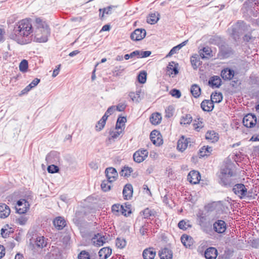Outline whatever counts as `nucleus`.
Wrapping results in <instances>:
<instances>
[{
  "mask_svg": "<svg viewBox=\"0 0 259 259\" xmlns=\"http://www.w3.org/2000/svg\"><path fill=\"white\" fill-rule=\"evenodd\" d=\"M201 107L203 111L209 112L213 109L214 104L211 100H205L201 103Z\"/></svg>",
  "mask_w": 259,
  "mask_h": 259,
  "instance_id": "28",
  "label": "nucleus"
},
{
  "mask_svg": "<svg viewBox=\"0 0 259 259\" xmlns=\"http://www.w3.org/2000/svg\"><path fill=\"white\" fill-rule=\"evenodd\" d=\"M159 19V14L158 12L151 13L147 19V22L149 24H154Z\"/></svg>",
  "mask_w": 259,
  "mask_h": 259,
  "instance_id": "33",
  "label": "nucleus"
},
{
  "mask_svg": "<svg viewBox=\"0 0 259 259\" xmlns=\"http://www.w3.org/2000/svg\"><path fill=\"white\" fill-rule=\"evenodd\" d=\"M105 172L107 180L110 183L114 182L118 177L116 170L115 168L112 167L107 168Z\"/></svg>",
  "mask_w": 259,
  "mask_h": 259,
  "instance_id": "11",
  "label": "nucleus"
},
{
  "mask_svg": "<svg viewBox=\"0 0 259 259\" xmlns=\"http://www.w3.org/2000/svg\"><path fill=\"white\" fill-rule=\"evenodd\" d=\"M19 70L22 72H25L28 69V62L26 60H23L19 64Z\"/></svg>",
  "mask_w": 259,
  "mask_h": 259,
  "instance_id": "46",
  "label": "nucleus"
},
{
  "mask_svg": "<svg viewBox=\"0 0 259 259\" xmlns=\"http://www.w3.org/2000/svg\"><path fill=\"white\" fill-rule=\"evenodd\" d=\"M204 256L206 259H215L218 256V250L215 247H208L205 251Z\"/></svg>",
  "mask_w": 259,
  "mask_h": 259,
  "instance_id": "18",
  "label": "nucleus"
},
{
  "mask_svg": "<svg viewBox=\"0 0 259 259\" xmlns=\"http://www.w3.org/2000/svg\"><path fill=\"white\" fill-rule=\"evenodd\" d=\"M148 151L146 149H141L136 151L133 155L135 162L140 163L143 162L148 156Z\"/></svg>",
  "mask_w": 259,
  "mask_h": 259,
  "instance_id": "6",
  "label": "nucleus"
},
{
  "mask_svg": "<svg viewBox=\"0 0 259 259\" xmlns=\"http://www.w3.org/2000/svg\"><path fill=\"white\" fill-rule=\"evenodd\" d=\"M126 244V242L124 238H117L116 239V246L120 249L123 248Z\"/></svg>",
  "mask_w": 259,
  "mask_h": 259,
  "instance_id": "43",
  "label": "nucleus"
},
{
  "mask_svg": "<svg viewBox=\"0 0 259 259\" xmlns=\"http://www.w3.org/2000/svg\"><path fill=\"white\" fill-rule=\"evenodd\" d=\"M162 119L161 114L158 112L153 113L150 117V121L153 125H158L159 124Z\"/></svg>",
  "mask_w": 259,
  "mask_h": 259,
  "instance_id": "30",
  "label": "nucleus"
},
{
  "mask_svg": "<svg viewBox=\"0 0 259 259\" xmlns=\"http://www.w3.org/2000/svg\"><path fill=\"white\" fill-rule=\"evenodd\" d=\"M174 108L171 106H169L165 109V116L167 118H169L173 115Z\"/></svg>",
  "mask_w": 259,
  "mask_h": 259,
  "instance_id": "57",
  "label": "nucleus"
},
{
  "mask_svg": "<svg viewBox=\"0 0 259 259\" xmlns=\"http://www.w3.org/2000/svg\"><path fill=\"white\" fill-rule=\"evenodd\" d=\"M223 95L221 93L215 92L211 95V101L214 103H220L222 101Z\"/></svg>",
  "mask_w": 259,
  "mask_h": 259,
  "instance_id": "39",
  "label": "nucleus"
},
{
  "mask_svg": "<svg viewBox=\"0 0 259 259\" xmlns=\"http://www.w3.org/2000/svg\"><path fill=\"white\" fill-rule=\"evenodd\" d=\"M36 31L34 37L35 40L38 42H46L50 35V29L45 21L39 18L35 19Z\"/></svg>",
  "mask_w": 259,
  "mask_h": 259,
  "instance_id": "2",
  "label": "nucleus"
},
{
  "mask_svg": "<svg viewBox=\"0 0 259 259\" xmlns=\"http://www.w3.org/2000/svg\"><path fill=\"white\" fill-rule=\"evenodd\" d=\"M133 186L130 184H126L123 189L122 194L124 199H130L133 195Z\"/></svg>",
  "mask_w": 259,
  "mask_h": 259,
  "instance_id": "24",
  "label": "nucleus"
},
{
  "mask_svg": "<svg viewBox=\"0 0 259 259\" xmlns=\"http://www.w3.org/2000/svg\"><path fill=\"white\" fill-rule=\"evenodd\" d=\"M178 67V63H176L174 62L169 63L167 67V74L172 77H174L179 73Z\"/></svg>",
  "mask_w": 259,
  "mask_h": 259,
  "instance_id": "14",
  "label": "nucleus"
},
{
  "mask_svg": "<svg viewBox=\"0 0 259 259\" xmlns=\"http://www.w3.org/2000/svg\"><path fill=\"white\" fill-rule=\"evenodd\" d=\"M139 50H136L130 54H125L124 56V58L125 60H128L130 58H133L135 56H137L138 58H139Z\"/></svg>",
  "mask_w": 259,
  "mask_h": 259,
  "instance_id": "54",
  "label": "nucleus"
},
{
  "mask_svg": "<svg viewBox=\"0 0 259 259\" xmlns=\"http://www.w3.org/2000/svg\"><path fill=\"white\" fill-rule=\"evenodd\" d=\"M195 174H196V180L197 182L195 181V184L197 186H204L207 185V181L206 180H201V175L199 171L195 170Z\"/></svg>",
  "mask_w": 259,
  "mask_h": 259,
  "instance_id": "37",
  "label": "nucleus"
},
{
  "mask_svg": "<svg viewBox=\"0 0 259 259\" xmlns=\"http://www.w3.org/2000/svg\"><path fill=\"white\" fill-rule=\"evenodd\" d=\"M254 37L251 35L250 33H247L244 35L243 37V40L245 42H249L254 40Z\"/></svg>",
  "mask_w": 259,
  "mask_h": 259,
  "instance_id": "64",
  "label": "nucleus"
},
{
  "mask_svg": "<svg viewBox=\"0 0 259 259\" xmlns=\"http://www.w3.org/2000/svg\"><path fill=\"white\" fill-rule=\"evenodd\" d=\"M233 50L231 48L227 46L222 45L220 48V56L223 58L229 57L231 55L233 54Z\"/></svg>",
  "mask_w": 259,
  "mask_h": 259,
  "instance_id": "26",
  "label": "nucleus"
},
{
  "mask_svg": "<svg viewBox=\"0 0 259 259\" xmlns=\"http://www.w3.org/2000/svg\"><path fill=\"white\" fill-rule=\"evenodd\" d=\"M132 172L133 169L132 167L124 166L121 171V175L124 177H127L130 176Z\"/></svg>",
  "mask_w": 259,
  "mask_h": 259,
  "instance_id": "47",
  "label": "nucleus"
},
{
  "mask_svg": "<svg viewBox=\"0 0 259 259\" xmlns=\"http://www.w3.org/2000/svg\"><path fill=\"white\" fill-rule=\"evenodd\" d=\"M212 51L208 47H204L199 51V55L202 59H208L212 56L211 55Z\"/></svg>",
  "mask_w": 259,
  "mask_h": 259,
  "instance_id": "31",
  "label": "nucleus"
},
{
  "mask_svg": "<svg viewBox=\"0 0 259 259\" xmlns=\"http://www.w3.org/2000/svg\"><path fill=\"white\" fill-rule=\"evenodd\" d=\"M224 209V206L221 201H214L205 206V210L207 212H213L216 219H218L223 213Z\"/></svg>",
  "mask_w": 259,
  "mask_h": 259,
  "instance_id": "3",
  "label": "nucleus"
},
{
  "mask_svg": "<svg viewBox=\"0 0 259 259\" xmlns=\"http://www.w3.org/2000/svg\"><path fill=\"white\" fill-rule=\"evenodd\" d=\"M233 166L231 165H225L221 169V176H226L230 177H234L236 176V173L232 169Z\"/></svg>",
  "mask_w": 259,
  "mask_h": 259,
  "instance_id": "19",
  "label": "nucleus"
},
{
  "mask_svg": "<svg viewBox=\"0 0 259 259\" xmlns=\"http://www.w3.org/2000/svg\"><path fill=\"white\" fill-rule=\"evenodd\" d=\"M107 238L100 234H97L92 238V241L94 245L101 246L106 242Z\"/></svg>",
  "mask_w": 259,
  "mask_h": 259,
  "instance_id": "17",
  "label": "nucleus"
},
{
  "mask_svg": "<svg viewBox=\"0 0 259 259\" xmlns=\"http://www.w3.org/2000/svg\"><path fill=\"white\" fill-rule=\"evenodd\" d=\"M206 140H209L212 143H214L219 140V134L214 131H208L205 134Z\"/></svg>",
  "mask_w": 259,
  "mask_h": 259,
  "instance_id": "29",
  "label": "nucleus"
},
{
  "mask_svg": "<svg viewBox=\"0 0 259 259\" xmlns=\"http://www.w3.org/2000/svg\"><path fill=\"white\" fill-rule=\"evenodd\" d=\"M221 41V38L218 36H213L209 39V42L210 44L216 45H219Z\"/></svg>",
  "mask_w": 259,
  "mask_h": 259,
  "instance_id": "50",
  "label": "nucleus"
},
{
  "mask_svg": "<svg viewBox=\"0 0 259 259\" xmlns=\"http://www.w3.org/2000/svg\"><path fill=\"white\" fill-rule=\"evenodd\" d=\"M122 133V130L120 131L117 130H111L109 132V136L106 140L107 145L111 144L113 142L115 141V140L117 139L119 136Z\"/></svg>",
  "mask_w": 259,
  "mask_h": 259,
  "instance_id": "15",
  "label": "nucleus"
},
{
  "mask_svg": "<svg viewBox=\"0 0 259 259\" xmlns=\"http://www.w3.org/2000/svg\"><path fill=\"white\" fill-rule=\"evenodd\" d=\"M241 84V82L237 77H234L232 78L231 84L234 88L238 87Z\"/></svg>",
  "mask_w": 259,
  "mask_h": 259,
  "instance_id": "62",
  "label": "nucleus"
},
{
  "mask_svg": "<svg viewBox=\"0 0 259 259\" xmlns=\"http://www.w3.org/2000/svg\"><path fill=\"white\" fill-rule=\"evenodd\" d=\"M178 227L180 229L185 230L192 227L189 221L182 220L178 223Z\"/></svg>",
  "mask_w": 259,
  "mask_h": 259,
  "instance_id": "40",
  "label": "nucleus"
},
{
  "mask_svg": "<svg viewBox=\"0 0 259 259\" xmlns=\"http://www.w3.org/2000/svg\"><path fill=\"white\" fill-rule=\"evenodd\" d=\"M195 122L196 120H195ZM197 123H195V130L197 131H199L201 128H202L204 126V122L202 118L200 117L197 116Z\"/></svg>",
  "mask_w": 259,
  "mask_h": 259,
  "instance_id": "48",
  "label": "nucleus"
},
{
  "mask_svg": "<svg viewBox=\"0 0 259 259\" xmlns=\"http://www.w3.org/2000/svg\"><path fill=\"white\" fill-rule=\"evenodd\" d=\"M78 259H90L89 253L86 251H81L78 255Z\"/></svg>",
  "mask_w": 259,
  "mask_h": 259,
  "instance_id": "58",
  "label": "nucleus"
},
{
  "mask_svg": "<svg viewBox=\"0 0 259 259\" xmlns=\"http://www.w3.org/2000/svg\"><path fill=\"white\" fill-rule=\"evenodd\" d=\"M222 84V80L218 76L211 77L208 80V85L212 88H218Z\"/></svg>",
  "mask_w": 259,
  "mask_h": 259,
  "instance_id": "23",
  "label": "nucleus"
},
{
  "mask_svg": "<svg viewBox=\"0 0 259 259\" xmlns=\"http://www.w3.org/2000/svg\"><path fill=\"white\" fill-rule=\"evenodd\" d=\"M150 138L153 144L160 146L163 144V140L160 133L157 130H153L150 134Z\"/></svg>",
  "mask_w": 259,
  "mask_h": 259,
  "instance_id": "10",
  "label": "nucleus"
},
{
  "mask_svg": "<svg viewBox=\"0 0 259 259\" xmlns=\"http://www.w3.org/2000/svg\"><path fill=\"white\" fill-rule=\"evenodd\" d=\"M143 214L145 219L148 218L150 216L154 215L153 211L148 208H146L143 210Z\"/></svg>",
  "mask_w": 259,
  "mask_h": 259,
  "instance_id": "59",
  "label": "nucleus"
},
{
  "mask_svg": "<svg viewBox=\"0 0 259 259\" xmlns=\"http://www.w3.org/2000/svg\"><path fill=\"white\" fill-rule=\"evenodd\" d=\"M227 229L226 222L222 220H218L213 224V230L219 234L224 233Z\"/></svg>",
  "mask_w": 259,
  "mask_h": 259,
  "instance_id": "8",
  "label": "nucleus"
},
{
  "mask_svg": "<svg viewBox=\"0 0 259 259\" xmlns=\"http://www.w3.org/2000/svg\"><path fill=\"white\" fill-rule=\"evenodd\" d=\"M131 207V205H126L125 204V205H123V209L121 210V214L124 215L125 217L128 216L132 213Z\"/></svg>",
  "mask_w": 259,
  "mask_h": 259,
  "instance_id": "45",
  "label": "nucleus"
},
{
  "mask_svg": "<svg viewBox=\"0 0 259 259\" xmlns=\"http://www.w3.org/2000/svg\"><path fill=\"white\" fill-rule=\"evenodd\" d=\"M10 207L5 203H0V218L5 219L10 214Z\"/></svg>",
  "mask_w": 259,
  "mask_h": 259,
  "instance_id": "25",
  "label": "nucleus"
},
{
  "mask_svg": "<svg viewBox=\"0 0 259 259\" xmlns=\"http://www.w3.org/2000/svg\"><path fill=\"white\" fill-rule=\"evenodd\" d=\"M123 209V205H120L119 204H115L112 206V211L115 213H120L121 210Z\"/></svg>",
  "mask_w": 259,
  "mask_h": 259,
  "instance_id": "49",
  "label": "nucleus"
},
{
  "mask_svg": "<svg viewBox=\"0 0 259 259\" xmlns=\"http://www.w3.org/2000/svg\"><path fill=\"white\" fill-rule=\"evenodd\" d=\"M47 169L49 173L54 174L58 172L59 168L57 166L51 164L48 167Z\"/></svg>",
  "mask_w": 259,
  "mask_h": 259,
  "instance_id": "56",
  "label": "nucleus"
},
{
  "mask_svg": "<svg viewBox=\"0 0 259 259\" xmlns=\"http://www.w3.org/2000/svg\"><path fill=\"white\" fill-rule=\"evenodd\" d=\"M47 163H56L59 161V153L56 151H51L46 156Z\"/></svg>",
  "mask_w": 259,
  "mask_h": 259,
  "instance_id": "12",
  "label": "nucleus"
},
{
  "mask_svg": "<svg viewBox=\"0 0 259 259\" xmlns=\"http://www.w3.org/2000/svg\"><path fill=\"white\" fill-rule=\"evenodd\" d=\"M109 183H111L108 180L102 181L101 187L103 191L107 192L111 189V185Z\"/></svg>",
  "mask_w": 259,
  "mask_h": 259,
  "instance_id": "44",
  "label": "nucleus"
},
{
  "mask_svg": "<svg viewBox=\"0 0 259 259\" xmlns=\"http://www.w3.org/2000/svg\"><path fill=\"white\" fill-rule=\"evenodd\" d=\"M28 220L27 217L25 215L21 216L16 220V222L20 225H24Z\"/></svg>",
  "mask_w": 259,
  "mask_h": 259,
  "instance_id": "52",
  "label": "nucleus"
},
{
  "mask_svg": "<svg viewBox=\"0 0 259 259\" xmlns=\"http://www.w3.org/2000/svg\"><path fill=\"white\" fill-rule=\"evenodd\" d=\"M232 191L240 199H243L245 197L249 198L252 197V192L249 191H247V188L243 184H235L232 189Z\"/></svg>",
  "mask_w": 259,
  "mask_h": 259,
  "instance_id": "4",
  "label": "nucleus"
},
{
  "mask_svg": "<svg viewBox=\"0 0 259 259\" xmlns=\"http://www.w3.org/2000/svg\"><path fill=\"white\" fill-rule=\"evenodd\" d=\"M29 207V202L24 199H21L17 201L16 209L18 213L23 214L27 211Z\"/></svg>",
  "mask_w": 259,
  "mask_h": 259,
  "instance_id": "5",
  "label": "nucleus"
},
{
  "mask_svg": "<svg viewBox=\"0 0 259 259\" xmlns=\"http://www.w3.org/2000/svg\"><path fill=\"white\" fill-rule=\"evenodd\" d=\"M53 224L57 230H61L65 227L66 222L64 218L58 217L54 220Z\"/></svg>",
  "mask_w": 259,
  "mask_h": 259,
  "instance_id": "20",
  "label": "nucleus"
},
{
  "mask_svg": "<svg viewBox=\"0 0 259 259\" xmlns=\"http://www.w3.org/2000/svg\"><path fill=\"white\" fill-rule=\"evenodd\" d=\"M170 94L176 98H180L181 96V92L177 89H172L170 91Z\"/></svg>",
  "mask_w": 259,
  "mask_h": 259,
  "instance_id": "60",
  "label": "nucleus"
},
{
  "mask_svg": "<svg viewBox=\"0 0 259 259\" xmlns=\"http://www.w3.org/2000/svg\"><path fill=\"white\" fill-rule=\"evenodd\" d=\"M221 75L224 80H230L234 76V71L229 68H226L222 70Z\"/></svg>",
  "mask_w": 259,
  "mask_h": 259,
  "instance_id": "22",
  "label": "nucleus"
},
{
  "mask_svg": "<svg viewBox=\"0 0 259 259\" xmlns=\"http://www.w3.org/2000/svg\"><path fill=\"white\" fill-rule=\"evenodd\" d=\"M181 240L183 244L186 248L193 249L194 241L192 237L184 234L181 236Z\"/></svg>",
  "mask_w": 259,
  "mask_h": 259,
  "instance_id": "13",
  "label": "nucleus"
},
{
  "mask_svg": "<svg viewBox=\"0 0 259 259\" xmlns=\"http://www.w3.org/2000/svg\"><path fill=\"white\" fill-rule=\"evenodd\" d=\"M115 7L114 6H110L107 8H104V9H100L99 10L100 12H101L103 10V13L101 15V17H103L104 16V14H110L111 13V10L115 8Z\"/></svg>",
  "mask_w": 259,
  "mask_h": 259,
  "instance_id": "55",
  "label": "nucleus"
},
{
  "mask_svg": "<svg viewBox=\"0 0 259 259\" xmlns=\"http://www.w3.org/2000/svg\"><path fill=\"white\" fill-rule=\"evenodd\" d=\"M211 151L212 148L211 147L207 146L206 147L205 146H203L200 149L199 155L200 157H204L205 156L209 155Z\"/></svg>",
  "mask_w": 259,
  "mask_h": 259,
  "instance_id": "38",
  "label": "nucleus"
},
{
  "mask_svg": "<svg viewBox=\"0 0 259 259\" xmlns=\"http://www.w3.org/2000/svg\"><path fill=\"white\" fill-rule=\"evenodd\" d=\"M151 54V52L150 51H139V58H146V57L149 56Z\"/></svg>",
  "mask_w": 259,
  "mask_h": 259,
  "instance_id": "63",
  "label": "nucleus"
},
{
  "mask_svg": "<svg viewBox=\"0 0 259 259\" xmlns=\"http://www.w3.org/2000/svg\"><path fill=\"white\" fill-rule=\"evenodd\" d=\"M35 245L37 247L42 248L46 246L47 242L44 236H38L36 238Z\"/></svg>",
  "mask_w": 259,
  "mask_h": 259,
  "instance_id": "35",
  "label": "nucleus"
},
{
  "mask_svg": "<svg viewBox=\"0 0 259 259\" xmlns=\"http://www.w3.org/2000/svg\"><path fill=\"white\" fill-rule=\"evenodd\" d=\"M146 35L145 29L137 28L131 34V38L134 41H139L143 39Z\"/></svg>",
  "mask_w": 259,
  "mask_h": 259,
  "instance_id": "7",
  "label": "nucleus"
},
{
  "mask_svg": "<svg viewBox=\"0 0 259 259\" xmlns=\"http://www.w3.org/2000/svg\"><path fill=\"white\" fill-rule=\"evenodd\" d=\"M232 178L226 176H220L221 184L225 186L233 185L234 182Z\"/></svg>",
  "mask_w": 259,
  "mask_h": 259,
  "instance_id": "34",
  "label": "nucleus"
},
{
  "mask_svg": "<svg viewBox=\"0 0 259 259\" xmlns=\"http://www.w3.org/2000/svg\"><path fill=\"white\" fill-rule=\"evenodd\" d=\"M1 235L3 237L7 238L9 235L13 233V229L10 228L8 225H6L1 230Z\"/></svg>",
  "mask_w": 259,
  "mask_h": 259,
  "instance_id": "36",
  "label": "nucleus"
},
{
  "mask_svg": "<svg viewBox=\"0 0 259 259\" xmlns=\"http://www.w3.org/2000/svg\"><path fill=\"white\" fill-rule=\"evenodd\" d=\"M147 73L145 71L141 72L138 76V80L141 83H144L146 81Z\"/></svg>",
  "mask_w": 259,
  "mask_h": 259,
  "instance_id": "51",
  "label": "nucleus"
},
{
  "mask_svg": "<svg viewBox=\"0 0 259 259\" xmlns=\"http://www.w3.org/2000/svg\"><path fill=\"white\" fill-rule=\"evenodd\" d=\"M112 250L109 247H104L99 251V255L101 259H107L111 254Z\"/></svg>",
  "mask_w": 259,
  "mask_h": 259,
  "instance_id": "32",
  "label": "nucleus"
},
{
  "mask_svg": "<svg viewBox=\"0 0 259 259\" xmlns=\"http://www.w3.org/2000/svg\"><path fill=\"white\" fill-rule=\"evenodd\" d=\"M155 249L153 247H149L145 249L143 252L144 259H154L156 255Z\"/></svg>",
  "mask_w": 259,
  "mask_h": 259,
  "instance_id": "21",
  "label": "nucleus"
},
{
  "mask_svg": "<svg viewBox=\"0 0 259 259\" xmlns=\"http://www.w3.org/2000/svg\"><path fill=\"white\" fill-rule=\"evenodd\" d=\"M190 142V139H186L184 136H182L177 142V149L181 152L184 151L188 147Z\"/></svg>",
  "mask_w": 259,
  "mask_h": 259,
  "instance_id": "16",
  "label": "nucleus"
},
{
  "mask_svg": "<svg viewBox=\"0 0 259 259\" xmlns=\"http://www.w3.org/2000/svg\"><path fill=\"white\" fill-rule=\"evenodd\" d=\"M159 256L160 259H172V252L170 249L164 248L159 251Z\"/></svg>",
  "mask_w": 259,
  "mask_h": 259,
  "instance_id": "27",
  "label": "nucleus"
},
{
  "mask_svg": "<svg viewBox=\"0 0 259 259\" xmlns=\"http://www.w3.org/2000/svg\"><path fill=\"white\" fill-rule=\"evenodd\" d=\"M141 90L137 91L136 93L131 92L129 93V97L133 101L139 102L140 100Z\"/></svg>",
  "mask_w": 259,
  "mask_h": 259,
  "instance_id": "42",
  "label": "nucleus"
},
{
  "mask_svg": "<svg viewBox=\"0 0 259 259\" xmlns=\"http://www.w3.org/2000/svg\"><path fill=\"white\" fill-rule=\"evenodd\" d=\"M192 120V117L189 114H186L183 116L181 119L180 123L181 124H190Z\"/></svg>",
  "mask_w": 259,
  "mask_h": 259,
  "instance_id": "41",
  "label": "nucleus"
},
{
  "mask_svg": "<svg viewBox=\"0 0 259 259\" xmlns=\"http://www.w3.org/2000/svg\"><path fill=\"white\" fill-rule=\"evenodd\" d=\"M149 224L148 223H145L140 229V233L142 235H145L147 234L149 227Z\"/></svg>",
  "mask_w": 259,
  "mask_h": 259,
  "instance_id": "53",
  "label": "nucleus"
},
{
  "mask_svg": "<svg viewBox=\"0 0 259 259\" xmlns=\"http://www.w3.org/2000/svg\"><path fill=\"white\" fill-rule=\"evenodd\" d=\"M105 124V122L100 120L95 126L96 130L98 132L101 131L104 127Z\"/></svg>",
  "mask_w": 259,
  "mask_h": 259,
  "instance_id": "61",
  "label": "nucleus"
},
{
  "mask_svg": "<svg viewBox=\"0 0 259 259\" xmlns=\"http://www.w3.org/2000/svg\"><path fill=\"white\" fill-rule=\"evenodd\" d=\"M32 31V26L30 19H24L16 23L14 27L13 32L10 34V37L18 44H26L28 42V37Z\"/></svg>",
  "mask_w": 259,
  "mask_h": 259,
  "instance_id": "1",
  "label": "nucleus"
},
{
  "mask_svg": "<svg viewBox=\"0 0 259 259\" xmlns=\"http://www.w3.org/2000/svg\"><path fill=\"white\" fill-rule=\"evenodd\" d=\"M256 123V117L252 114H247L243 119V124L247 127H252Z\"/></svg>",
  "mask_w": 259,
  "mask_h": 259,
  "instance_id": "9",
  "label": "nucleus"
}]
</instances>
